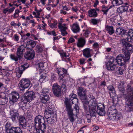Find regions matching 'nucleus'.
Instances as JSON below:
<instances>
[{
    "label": "nucleus",
    "mask_w": 133,
    "mask_h": 133,
    "mask_svg": "<svg viewBox=\"0 0 133 133\" xmlns=\"http://www.w3.org/2000/svg\"><path fill=\"white\" fill-rule=\"evenodd\" d=\"M77 93L80 98L83 102L84 100H87L85 90L84 88L81 87H78Z\"/></svg>",
    "instance_id": "9d476101"
},
{
    "label": "nucleus",
    "mask_w": 133,
    "mask_h": 133,
    "mask_svg": "<svg viewBox=\"0 0 133 133\" xmlns=\"http://www.w3.org/2000/svg\"><path fill=\"white\" fill-rule=\"evenodd\" d=\"M118 13H122L128 10V8L126 6H121L117 8Z\"/></svg>",
    "instance_id": "4c0bfd02"
},
{
    "label": "nucleus",
    "mask_w": 133,
    "mask_h": 133,
    "mask_svg": "<svg viewBox=\"0 0 133 133\" xmlns=\"http://www.w3.org/2000/svg\"><path fill=\"white\" fill-rule=\"evenodd\" d=\"M19 97V95L18 93L16 92L13 93L11 97L10 98V103L11 104H14L17 101Z\"/></svg>",
    "instance_id": "5701e85b"
},
{
    "label": "nucleus",
    "mask_w": 133,
    "mask_h": 133,
    "mask_svg": "<svg viewBox=\"0 0 133 133\" xmlns=\"http://www.w3.org/2000/svg\"><path fill=\"white\" fill-rule=\"evenodd\" d=\"M52 90L54 95L57 97L61 96V91L60 86L57 83H54L53 84Z\"/></svg>",
    "instance_id": "9b49d317"
},
{
    "label": "nucleus",
    "mask_w": 133,
    "mask_h": 133,
    "mask_svg": "<svg viewBox=\"0 0 133 133\" xmlns=\"http://www.w3.org/2000/svg\"><path fill=\"white\" fill-rule=\"evenodd\" d=\"M56 70L58 74L59 79L63 81L66 76L68 75L67 70L64 68H58Z\"/></svg>",
    "instance_id": "0eeeda50"
},
{
    "label": "nucleus",
    "mask_w": 133,
    "mask_h": 133,
    "mask_svg": "<svg viewBox=\"0 0 133 133\" xmlns=\"http://www.w3.org/2000/svg\"><path fill=\"white\" fill-rule=\"evenodd\" d=\"M97 114L100 116H104L105 114V111L104 108L100 107L98 105L97 107Z\"/></svg>",
    "instance_id": "c85d7f7f"
},
{
    "label": "nucleus",
    "mask_w": 133,
    "mask_h": 133,
    "mask_svg": "<svg viewBox=\"0 0 133 133\" xmlns=\"http://www.w3.org/2000/svg\"><path fill=\"white\" fill-rule=\"evenodd\" d=\"M56 115L54 113V109L52 107L51 108L50 106H48L47 108H45V110L44 112V116L46 118H48L49 117Z\"/></svg>",
    "instance_id": "1a4fd4ad"
},
{
    "label": "nucleus",
    "mask_w": 133,
    "mask_h": 133,
    "mask_svg": "<svg viewBox=\"0 0 133 133\" xmlns=\"http://www.w3.org/2000/svg\"><path fill=\"white\" fill-rule=\"evenodd\" d=\"M114 1L115 2L116 4L117 5H120L123 3L122 0H113V2Z\"/></svg>",
    "instance_id": "de8ad7c7"
},
{
    "label": "nucleus",
    "mask_w": 133,
    "mask_h": 133,
    "mask_svg": "<svg viewBox=\"0 0 133 133\" xmlns=\"http://www.w3.org/2000/svg\"><path fill=\"white\" fill-rule=\"evenodd\" d=\"M66 82H63L62 83V85L61 86V88L62 89L63 88V89H64L65 90L66 89Z\"/></svg>",
    "instance_id": "6e6d98bb"
},
{
    "label": "nucleus",
    "mask_w": 133,
    "mask_h": 133,
    "mask_svg": "<svg viewBox=\"0 0 133 133\" xmlns=\"http://www.w3.org/2000/svg\"><path fill=\"white\" fill-rule=\"evenodd\" d=\"M14 38L15 41H18L19 39V37L18 35L16 34L14 35Z\"/></svg>",
    "instance_id": "4d7b16f0"
},
{
    "label": "nucleus",
    "mask_w": 133,
    "mask_h": 133,
    "mask_svg": "<svg viewBox=\"0 0 133 133\" xmlns=\"http://www.w3.org/2000/svg\"><path fill=\"white\" fill-rule=\"evenodd\" d=\"M35 56V51L32 49L30 51L26 52L24 55L25 58L28 60H31L33 59Z\"/></svg>",
    "instance_id": "412c9836"
},
{
    "label": "nucleus",
    "mask_w": 133,
    "mask_h": 133,
    "mask_svg": "<svg viewBox=\"0 0 133 133\" xmlns=\"http://www.w3.org/2000/svg\"><path fill=\"white\" fill-rule=\"evenodd\" d=\"M90 21L91 23L94 25L97 24L99 22H100V19H97L95 18L91 19Z\"/></svg>",
    "instance_id": "37998d69"
},
{
    "label": "nucleus",
    "mask_w": 133,
    "mask_h": 133,
    "mask_svg": "<svg viewBox=\"0 0 133 133\" xmlns=\"http://www.w3.org/2000/svg\"><path fill=\"white\" fill-rule=\"evenodd\" d=\"M36 44V43L35 41L30 40L27 42L26 45V48L27 49H29L30 50H31L35 46Z\"/></svg>",
    "instance_id": "bb28decb"
},
{
    "label": "nucleus",
    "mask_w": 133,
    "mask_h": 133,
    "mask_svg": "<svg viewBox=\"0 0 133 133\" xmlns=\"http://www.w3.org/2000/svg\"><path fill=\"white\" fill-rule=\"evenodd\" d=\"M25 51L24 45H22L19 46L17 49L16 56L14 54H11L10 57L11 59L15 62L19 60H20L22 58L23 52Z\"/></svg>",
    "instance_id": "39448f33"
},
{
    "label": "nucleus",
    "mask_w": 133,
    "mask_h": 133,
    "mask_svg": "<svg viewBox=\"0 0 133 133\" xmlns=\"http://www.w3.org/2000/svg\"><path fill=\"white\" fill-rule=\"evenodd\" d=\"M9 133H23V131L19 127H13L9 131Z\"/></svg>",
    "instance_id": "a878e982"
},
{
    "label": "nucleus",
    "mask_w": 133,
    "mask_h": 133,
    "mask_svg": "<svg viewBox=\"0 0 133 133\" xmlns=\"http://www.w3.org/2000/svg\"><path fill=\"white\" fill-rule=\"evenodd\" d=\"M35 96V93L32 91H28L24 94V96H23L22 97L25 99L27 102H29L32 101Z\"/></svg>",
    "instance_id": "2eb2a0df"
},
{
    "label": "nucleus",
    "mask_w": 133,
    "mask_h": 133,
    "mask_svg": "<svg viewBox=\"0 0 133 133\" xmlns=\"http://www.w3.org/2000/svg\"><path fill=\"white\" fill-rule=\"evenodd\" d=\"M37 49L38 53H41L43 51V49L40 46H37Z\"/></svg>",
    "instance_id": "603ef678"
},
{
    "label": "nucleus",
    "mask_w": 133,
    "mask_h": 133,
    "mask_svg": "<svg viewBox=\"0 0 133 133\" xmlns=\"http://www.w3.org/2000/svg\"><path fill=\"white\" fill-rule=\"evenodd\" d=\"M5 130L7 132L9 133V132L11 128L12 127H11V124L10 123L7 122L5 125Z\"/></svg>",
    "instance_id": "ea45409f"
},
{
    "label": "nucleus",
    "mask_w": 133,
    "mask_h": 133,
    "mask_svg": "<svg viewBox=\"0 0 133 133\" xmlns=\"http://www.w3.org/2000/svg\"><path fill=\"white\" fill-rule=\"evenodd\" d=\"M78 100L77 98H74L72 99H68V98H65L64 101V104L66 108L71 107L72 108L71 104H76L78 102Z\"/></svg>",
    "instance_id": "ddd939ff"
},
{
    "label": "nucleus",
    "mask_w": 133,
    "mask_h": 133,
    "mask_svg": "<svg viewBox=\"0 0 133 133\" xmlns=\"http://www.w3.org/2000/svg\"><path fill=\"white\" fill-rule=\"evenodd\" d=\"M39 97L40 101L42 103L46 104L49 102L50 97L49 95L41 94Z\"/></svg>",
    "instance_id": "4be33fe9"
},
{
    "label": "nucleus",
    "mask_w": 133,
    "mask_h": 133,
    "mask_svg": "<svg viewBox=\"0 0 133 133\" xmlns=\"http://www.w3.org/2000/svg\"><path fill=\"white\" fill-rule=\"evenodd\" d=\"M106 30L108 31V33L110 35H112L114 32V30L113 27L112 26H107L106 28Z\"/></svg>",
    "instance_id": "e433bc0d"
},
{
    "label": "nucleus",
    "mask_w": 133,
    "mask_h": 133,
    "mask_svg": "<svg viewBox=\"0 0 133 133\" xmlns=\"http://www.w3.org/2000/svg\"><path fill=\"white\" fill-rule=\"evenodd\" d=\"M94 48H97L99 47V45L97 43H95L93 44Z\"/></svg>",
    "instance_id": "e2e57ef3"
},
{
    "label": "nucleus",
    "mask_w": 133,
    "mask_h": 133,
    "mask_svg": "<svg viewBox=\"0 0 133 133\" xmlns=\"http://www.w3.org/2000/svg\"><path fill=\"white\" fill-rule=\"evenodd\" d=\"M132 34H133V29H130L128 32H127V31L126 30V33L125 35L127 36H128L130 37L131 35H132Z\"/></svg>",
    "instance_id": "c03bdc74"
},
{
    "label": "nucleus",
    "mask_w": 133,
    "mask_h": 133,
    "mask_svg": "<svg viewBox=\"0 0 133 133\" xmlns=\"http://www.w3.org/2000/svg\"><path fill=\"white\" fill-rule=\"evenodd\" d=\"M10 118L13 121L17 120L19 118V114L16 110L12 111L10 114Z\"/></svg>",
    "instance_id": "393cba45"
},
{
    "label": "nucleus",
    "mask_w": 133,
    "mask_h": 133,
    "mask_svg": "<svg viewBox=\"0 0 133 133\" xmlns=\"http://www.w3.org/2000/svg\"><path fill=\"white\" fill-rule=\"evenodd\" d=\"M66 25V24H62V23H59L58 25V28L61 32V34L63 36H64L65 35L68 34L66 30L68 28V27Z\"/></svg>",
    "instance_id": "aec40b11"
},
{
    "label": "nucleus",
    "mask_w": 133,
    "mask_h": 133,
    "mask_svg": "<svg viewBox=\"0 0 133 133\" xmlns=\"http://www.w3.org/2000/svg\"><path fill=\"white\" fill-rule=\"evenodd\" d=\"M126 39L127 40V41L129 42H131L132 40H133V34H132V35H131L130 37V36H127Z\"/></svg>",
    "instance_id": "5fc2aeb1"
},
{
    "label": "nucleus",
    "mask_w": 133,
    "mask_h": 133,
    "mask_svg": "<svg viewBox=\"0 0 133 133\" xmlns=\"http://www.w3.org/2000/svg\"><path fill=\"white\" fill-rule=\"evenodd\" d=\"M44 63L43 62H41L38 64V65L39 68H43L44 67Z\"/></svg>",
    "instance_id": "864d4df0"
},
{
    "label": "nucleus",
    "mask_w": 133,
    "mask_h": 133,
    "mask_svg": "<svg viewBox=\"0 0 133 133\" xmlns=\"http://www.w3.org/2000/svg\"><path fill=\"white\" fill-rule=\"evenodd\" d=\"M107 115L109 119L114 121H117L122 118V114L118 113L116 107L114 105L111 106L109 108Z\"/></svg>",
    "instance_id": "20e7f679"
},
{
    "label": "nucleus",
    "mask_w": 133,
    "mask_h": 133,
    "mask_svg": "<svg viewBox=\"0 0 133 133\" xmlns=\"http://www.w3.org/2000/svg\"><path fill=\"white\" fill-rule=\"evenodd\" d=\"M107 88L110 96L112 98L113 103L115 104H116L117 102L115 100L114 96L115 94V91L114 87L112 85H110L107 87Z\"/></svg>",
    "instance_id": "f8f14e48"
},
{
    "label": "nucleus",
    "mask_w": 133,
    "mask_h": 133,
    "mask_svg": "<svg viewBox=\"0 0 133 133\" xmlns=\"http://www.w3.org/2000/svg\"><path fill=\"white\" fill-rule=\"evenodd\" d=\"M124 83L123 82H121L119 84L118 86V89L122 93H123V94L125 91V88L124 87Z\"/></svg>",
    "instance_id": "c9c22d12"
},
{
    "label": "nucleus",
    "mask_w": 133,
    "mask_h": 133,
    "mask_svg": "<svg viewBox=\"0 0 133 133\" xmlns=\"http://www.w3.org/2000/svg\"><path fill=\"white\" fill-rule=\"evenodd\" d=\"M43 122H45L44 118L43 116L40 115L36 116L34 119L33 126L35 128L40 124H42Z\"/></svg>",
    "instance_id": "dca6fc26"
},
{
    "label": "nucleus",
    "mask_w": 133,
    "mask_h": 133,
    "mask_svg": "<svg viewBox=\"0 0 133 133\" xmlns=\"http://www.w3.org/2000/svg\"><path fill=\"white\" fill-rule=\"evenodd\" d=\"M85 59L82 58L79 59V62L81 65H83L86 62H85Z\"/></svg>",
    "instance_id": "09e8293b"
},
{
    "label": "nucleus",
    "mask_w": 133,
    "mask_h": 133,
    "mask_svg": "<svg viewBox=\"0 0 133 133\" xmlns=\"http://www.w3.org/2000/svg\"><path fill=\"white\" fill-rule=\"evenodd\" d=\"M72 30L73 32L75 33L79 32L80 29L78 25L77 24H74L72 26Z\"/></svg>",
    "instance_id": "f704fd0d"
},
{
    "label": "nucleus",
    "mask_w": 133,
    "mask_h": 133,
    "mask_svg": "<svg viewBox=\"0 0 133 133\" xmlns=\"http://www.w3.org/2000/svg\"><path fill=\"white\" fill-rule=\"evenodd\" d=\"M32 85L30 79L28 78H22L19 82L18 86L21 90H24L25 89L28 88L30 86Z\"/></svg>",
    "instance_id": "423d86ee"
},
{
    "label": "nucleus",
    "mask_w": 133,
    "mask_h": 133,
    "mask_svg": "<svg viewBox=\"0 0 133 133\" xmlns=\"http://www.w3.org/2000/svg\"><path fill=\"white\" fill-rule=\"evenodd\" d=\"M57 21H54V23H49V25L50 27L51 28H57L56 25L57 24Z\"/></svg>",
    "instance_id": "a18cd8bd"
},
{
    "label": "nucleus",
    "mask_w": 133,
    "mask_h": 133,
    "mask_svg": "<svg viewBox=\"0 0 133 133\" xmlns=\"http://www.w3.org/2000/svg\"><path fill=\"white\" fill-rule=\"evenodd\" d=\"M120 42L122 46L124 47L122 49V53L124 55L120 54L116 57L115 59L113 57L110 58L106 63L107 69L108 70H116V64L122 66L129 61L130 57L129 51L132 49V45L127 42L124 39H122Z\"/></svg>",
    "instance_id": "f257e3e1"
},
{
    "label": "nucleus",
    "mask_w": 133,
    "mask_h": 133,
    "mask_svg": "<svg viewBox=\"0 0 133 133\" xmlns=\"http://www.w3.org/2000/svg\"><path fill=\"white\" fill-rule=\"evenodd\" d=\"M22 101L19 103L18 105L23 110H25L31 106L29 102H27L25 99L22 97Z\"/></svg>",
    "instance_id": "4468645a"
},
{
    "label": "nucleus",
    "mask_w": 133,
    "mask_h": 133,
    "mask_svg": "<svg viewBox=\"0 0 133 133\" xmlns=\"http://www.w3.org/2000/svg\"><path fill=\"white\" fill-rule=\"evenodd\" d=\"M44 123L45 122H43L42 124H40L35 127L36 133H44L46 127V125Z\"/></svg>",
    "instance_id": "a211bd4d"
},
{
    "label": "nucleus",
    "mask_w": 133,
    "mask_h": 133,
    "mask_svg": "<svg viewBox=\"0 0 133 133\" xmlns=\"http://www.w3.org/2000/svg\"><path fill=\"white\" fill-rule=\"evenodd\" d=\"M49 89H43V91L41 94L49 95Z\"/></svg>",
    "instance_id": "49530a36"
},
{
    "label": "nucleus",
    "mask_w": 133,
    "mask_h": 133,
    "mask_svg": "<svg viewBox=\"0 0 133 133\" xmlns=\"http://www.w3.org/2000/svg\"><path fill=\"white\" fill-rule=\"evenodd\" d=\"M75 41V39L71 37L69 39L68 43H71L74 42Z\"/></svg>",
    "instance_id": "bf43d9fd"
},
{
    "label": "nucleus",
    "mask_w": 133,
    "mask_h": 133,
    "mask_svg": "<svg viewBox=\"0 0 133 133\" xmlns=\"http://www.w3.org/2000/svg\"><path fill=\"white\" fill-rule=\"evenodd\" d=\"M91 51V50L90 48H86L82 51L83 55L86 58L90 57L91 56L90 53Z\"/></svg>",
    "instance_id": "cd10ccee"
},
{
    "label": "nucleus",
    "mask_w": 133,
    "mask_h": 133,
    "mask_svg": "<svg viewBox=\"0 0 133 133\" xmlns=\"http://www.w3.org/2000/svg\"><path fill=\"white\" fill-rule=\"evenodd\" d=\"M47 34L49 35H52L54 36H56L57 35L55 31L54 30L48 32Z\"/></svg>",
    "instance_id": "3c124183"
},
{
    "label": "nucleus",
    "mask_w": 133,
    "mask_h": 133,
    "mask_svg": "<svg viewBox=\"0 0 133 133\" xmlns=\"http://www.w3.org/2000/svg\"><path fill=\"white\" fill-rule=\"evenodd\" d=\"M109 10V9H107L105 10H104V9H102L101 11L104 12V14L107 15V12H108Z\"/></svg>",
    "instance_id": "69168bd1"
},
{
    "label": "nucleus",
    "mask_w": 133,
    "mask_h": 133,
    "mask_svg": "<svg viewBox=\"0 0 133 133\" xmlns=\"http://www.w3.org/2000/svg\"><path fill=\"white\" fill-rule=\"evenodd\" d=\"M56 79V77L55 76L54 74L52 75L51 77V80L53 81H55Z\"/></svg>",
    "instance_id": "338daca9"
},
{
    "label": "nucleus",
    "mask_w": 133,
    "mask_h": 133,
    "mask_svg": "<svg viewBox=\"0 0 133 133\" xmlns=\"http://www.w3.org/2000/svg\"><path fill=\"white\" fill-rule=\"evenodd\" d=\"M115 71H116L117 73L119 74L120 75H122L123 74L124 70L121 67L116 66V70Z\"/></svg>",
    "instance_id": "a19ab883"
},
{
    "label": "nucleus",
    "mask_w": 133,
    "mask_h": 133,
    "mask_svg": "<svg viewBox=\"0 0 133 133\" xmlns=\"http://www.w3.org/2000/svg\"><path fill=\"white\" fill-rule=\"evenodd\" d=\"M15 9V7H13L9 9V12L10 13H11L13 12L14 9Z\"/></svg>",
    "instance_id": "774afa93"
},
{
    "label": "nucleus",
    "mask_w": 133,
    "mask_h": 133,
    "mask_svg": "<svg viewBox=\"0 0 133 133\" xmlns=\"http://www.w3.org/2000/svg\"><path fill=\"white\" fill-rule=\"evenodd\" d=\"M66 111L67 112L68 118L69 119L71 122L72 123L75 120L74 118V114L73 112V109L71 107L66 108Z\"/></svg>",
    "instance_id": "f3484780"
},
{
    "label": "nucleus",
    "mask_w": 133,
    "mask_h": 133,
    "mask_svg": "<svg viewBox=\"0 0 133 133\" xmlns=\"http://www.w3.org/2000/svg\"><path fill=\"white\" fill-rule=\"evenodd\" d=\"M42 10L40 9L39 10H38L36 13L37 14V15L38 16H36V17L37 18H39V16L40 15V13L42 12Z\"/></svg>",
    "instance_id": "680f3d73"
},
{
    "label": "nucleus",
    "mask_w": 133,
    "mask_h": 133,
    "mask_svg": "<svg viewBox=\"0 0 133 133\" xmlns=\"http://www.w3.org/2000/svg\"><path fill=\"white\" fill-rule=\"evenodd\" d=\"M77 96L76 94H73L71 96V97L69 98H68V99H74V98H77Z\"/></svg>",
    "instance_id": "0e129e2a"
},
{
    "label": "nucleus",
    "mask_w": 133,
    "mask_h": 133,
    "mask_svg": "<svg viewBox=\"0 0 133 133\" xmlns=\"http://www.w3.org/2000/svg\"><path fill=\"white\" fill-rule=\"evenodd\" d=\"M116 33L118 35H125L126 33V30L122 28L119 27L117 29Z\"/></svg>",
    "instance_id": "7c9ffc66"
},
{
    "label": "nucleus",
    "mask_w": 133,
    "mask_h": 133,
    "mask_svg": "<svg viewBox=\"0 0 133 133\" xmlns=\"http://www.w3.org/2000/svg\"><path fill=\"white\" fill-rule=\"evenodd\" d=\"M33 83L34 86V87L36 88V90H37L38 89V86L39 85V81L36 79H34L33 81Z\"/></svg>",
    "instance_id": "79ce46f5"
},
{
    "label": "nucleus",
    "mask_w": 133,
    "mask_h": 133,
    "mask_svg": "<svg viewBox=\"0 0 133 133\" xmlns=\"http://www.w3.org/2000/svg\"><path fill=\"white\" fill-rule=\"evenodd\" d=\"M54 116H52V117H49L48 118H46L48 123L52 124L55 122L56 120V115H54Z\"/></svg>",
    "instance_id": "2f4dec72"
},
{
    "label": "nucleus",
    "mask_w": 133,
    "mask_h": 133,
    "mask_svg": "<svg viewBox=\"0 0 133 133\" xmlns=\"http://www.w3.org/2000/svg\"><path fill=\"white\" fill-rule=\"evenodd\" d=\"M90 33V32L88 30H85V32H84V36L86 37H88V35Z\"/></svg>",
    "instance_id": "13d9d810"
},
{
    "label": "nucleus",
    "mask_w": 133,
    "mask_h": 133,
    "mask_svg": "<svg viewBox=\"0 0 133 133\" xmlns=\"http://www.w3.org/2000/svg\"><path fill=\"white\" fill-rule=\"evenodd\" d=\"M66 54V53L64 52L60 53L62 59V60H64L66 62L69 61L70 60V58H66V59L65 58Z\"/></svg>",
    "instance_id": "58836bf2"
},
{
    "label": "nucleus",
    "mask_w": 133,
    "mask_h": 133,
    "mask_svg": "<svg viewBox=\"0 0 133 133\" xmlns=\"http://www.w3.org/2000/svg\"><path fill=\"white\" fill-rule=\"evenodd\" d=\"M74 109H75V110L77 112H78L79 108V107L77 104H75V106L74 107Z\"/></svg>",
    "instance_id": "052dcab7"
},
{
    "label": "nucleus",
    "mask_w": 133,
    "mask_h": 133,
    "mask_svg": "<svg viewBox=\"0 0 133 133\" xmlns=\"http://www.w3.org/2000/svg\"><path fill=\"white\" fill-rule=\"evenodd\" d=\"M126 94H123L125 98V111L127 112H133V87L130 84H128L127 86Z\"/></svg>",
    "instance_id": "f03ea898"
},
{
    "label": "nucleus",
    "mask_w": 133,
    "mask_h": 133,
    "mask_svg": "<svg viewBox=\"0 0 133 133\" xmlns=\"http://www.w3.org/2000/svg\"><path fill=\"white\" fill-rule=\"evenodd\" d=\"M47 77L45 76H44L43 75H41L40 77V80L42 81L47 80Z\"/></svg>",
    "instance_id": "8fccbe9b"
},
{
    "label": "nucleus",
    "mask_w": 133,
    "mask_h": 133,
    "mask_svg": "<svg viewBox=\"0 0 133 133\" xmlns=\"http://www.w3.org/2000/svg\"><path fill=\"white\" fill-rule=\"evenodd\" d=\"M8 99L5 94L1 93L0 94V105H4L6 104Z\"/></svg>",
    "instance_id": "b1692460"
},
{
    "label": "nucleus",
    "mask_w": 133,
    "mask_h": 133,
    "mask_svg": "<svg viewBox=\"0 0 133 133\" xmlns=\"http://www.w3.org/2000/svg\"><path fill=\"white\" fill-rule=\"evenodd\" d=\"M91 98V97L89 98L90 99L89 101L87 102V100H84V101L83 102H84L83 103V108L85 112H86V111L87 112V111H88V108L89 109V102H90V98Z\"/></svg>",
    "instance_id": "72a5a7b5"
},
{
    "label": "nucleus",
    "mask_w": 133,
    "mask_h": 133,
    "mask_svg": "<svg viewBox=\"0 0 133 133\" xmlns=\"http://www.w3.org/2000/svg\"><path fill=\"white\" fill-rule=\"evenodd\" d=\"M18 119L19 126L23 129H26L27 125L25 117L23 116H19Z\"/></svg>",
    "instance_id": "6ab92c4d"
},
{
    "label": "nucleus",
    "mask_w": 133,
    "mask_h": 133,
    "mask_svg": "<svg viewBox=\"0 0 133 133\" xmlns=\"http://www.w3.org/2000/svg\"><path fill=\"white\" fill-rule=\"evenodd\" d=\"M88 13L89 16L90 17H95L97 16L96 10L95 9H92L89 10Z\"/></svg>",
    "instance_id": "473e14b6"
},
{
    "label": "nucleus",
    "mask_w": 133,
    "mask_h": 133,
    "mask_svg": "<svg viewBox=\"0 0 133 133\" xmlns=\"http://www.w3.org/2000/svg\"><path fill=\"white\" fill-rule=\"evenodd\" d=\"M86 42L85 40L81 38L78 40V42L77 43V46L79 47H83L85 45Z\"/></svg>",
    "instance_id": "c756f323"
},
{
    "label": "nucleus",
    "mask_w": 133,
    "mask_h": 133,
    "mask_svg": "<svg viewBox=\"0 0 133 133\" xmlns=\"http://www.w3.org/2000/svg\"><path fill=\"white\" fill-rule=\"evenodd\" d=\"M90 99L89 110L86 112V116L88 123L91 122V118L92 117L96 116L97 106V104L95 101V98L92 96Z\"/></svg>",
    "instance_id": "7ed1b4c3"
},
{
    "label": "nucleus",
    "mask_w": 133,
    "mask_h": 133,
    "mask_svg": "<svg viewBox=\"0 0 133 133\" xmlns=\"http://www.w3.org/2000/svg\"><path fill=\"white\" fill-rule=\"evenodd\" d=\"M29 66V64L28 63L24 64L19 66L18 68V70L16 72V76L18 78L21 77L24 71L27 69Z\"/></svg>",
    "instance_id": "6e6552de"
}]
</instances>
